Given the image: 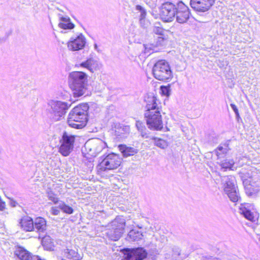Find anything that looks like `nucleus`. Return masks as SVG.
Masks as SVG:
<instances>
[{
	"instance_id": "58836bf2",
	"label": "nucleus",
	"mask_w": 260,
	"mask_h": 260,
	"mask_svg": "<svg viewBox=\"0 0 260 260\" xmlns=\"http://www.w3.org/2000/svg\"><path fill=\"white\" fill-rule=\"evenodd\" d=\"M175 17H161V21L163 23L172 22Z\"/></svg>"
},
{
	"instance_id": "412c9836",
	"label": "nucleus",
	"mask_w": 260,
	"mask_h": 260,
	"mask_svg": "<svg viewBox=\"0 0 260 260\" xmlns=\"http://www.w3.org/2000/svg\"><path fill=\"white\" fill-rule=\"evenodd\" d=\"M19 223L21 228L25 231H32L34 230V221L29 217H23Z\"/></svg>"
},
{
	"instance_id": "09e8293b",
	"label": "nucleus",
	"mask_w": 260,
	"mask_h": 260,
	"mask_svg": "<svg viewBox=\"0 0 260 260\" xmlns=\"http://www.w3.org/2000/svg\"><path fill=\"white\" fill-rule=\"evenodd\" d=\"M259 241H260V236H259Z\"/></svg>"
},
{
	"instance_id": "423d86ee",
	"label": "nucleus",
	"mask_w": 260,
	"mask_h": 260,
	"mask_svg": "<svg viewBox=\"0 0 260 260\" xmlns=\"http://www.w3.org/2000/svg\"><path fill=\"white\" fill-rule=\"evenodd\" d=\"M125 226V219L117 217L111 222L110 228L107 230L106 235L111 240L117 241L121 237Z\"/></svg>"
},
{
	"instance_id": "37998d69",
	"label": "nucleus",
	"mask_w": 260,
	"mask_h": 260,
	"mask_svg": "<svg viewBox=\"0 0 260 260\" xmlns=\"http://www.w3.org/2000/svg\"><path fill=\"white\" fill-rule=\"evenodd\" d=\"M5 202H3L1 200H0V210L1 211H3L5 209Z\"/></svg>"
},
{
	"instance_id": "aec40b11",
	"label": "nucleus",
	"mask_w": 260,
	"mask_h": 260,
	"mask_svg": "<svg viewBox=\"0 0 260 260\" xmlns=\"http://www.w3.org/2000/svg\"><path fill=\"white\" fill-rule=\"evenodd\" d=\"M34 230L39 233H43L47 229V224L46 220L41 217H38L35 219L34 221Z\"/></svg>"
},
{
	"instance_id": "ddd939ff",
	"label": "nucleus",
	"mask_w": 260,
	"mask_h": 260,
	"mask_svg": "<svg viewBox=\"0 0 260 260\" xmlns=\"http://www.w3.org/2000/svg\"><path fill=\"white\" fill-rule=\"evenodd\" d=\"M240 212L249 220L254 221L257 218V213L254 210L253 206L248 204L241 205Z\"/></svg>"
},
{
	"instance_id": "ea45409f",
	"label": "nucleus",
	"mask_w": 260,
	"mask_h": 260,
	"mask_svg": "<svg viewBox=\"0 0 260 260\" xmlns=\"http://www.w3.org/2000/svg\"><path fill=\"white\" fill-rule=\"evenodd\" d=\"M189 17H176L177 21L180 23L186 22Z\"/></svg>"
},
{
	"instance_id": "bb28decb",
	"label": "nucleus",
	"mask_w": 260,
	"mask_h": 260,
	"mask_svg": "<svg viewBox=\"0 0 260 260\" xmlns=\"http://www.w3.org/2000/svg\"><path fill=\"white\" fill-rule=\"evenodd\" d=\"M235 164V161L232 159H225L220 161L219 165L221 169L232 170V168Z\"/></svg>"
},
{
	"instance_id": "6ab92c4d",
	"label": "nucleus",
	"mask_w": 260,
	"mask_h": 260,
	"mask_svg": "<svg viewBox=\"0 0 260 260\" xmlns=\"http://www.w3.org/2000/svg\"><path fill=\"white\" fill-rule=\"evenodd\" d=\"M115 135L118 139H123L127 137L129 132V127L128 126L117 124L115 127Z\"/></svg>"
},
{
	"instance_id": "1a4fd4ad",
	"label": "nucleus",
	"mask_w": 260,
	"mask_h": 260,
	"mask_svg": "<svg viewBox=\"0 0 260 260\" xmlns=\"http://www.w3.org/2000/svg\"><path fill=\"white\" fill-rule=\"evenodd\" d=\"M107 147V144L99 139L88 140L85 144V147L88 153L92 156H96L103 149Z\"/></svg>"
},
{
	"instance_id": "a878e982",
	"label": "nucleus",
	"mask_w": 260,
	"mask_h": 260,
	"mask_svg": "<svg viewBox=\"0 0 260 260\" xmlns=\"http://www.w3.org/2000/svg\"><path fill=\"white\" fill-rule=\"evenodd\" d=\"M176 14H179V16H189L190 13L188 8L182 3L179 5V9L177 10Z\"/></svg>"
},
{
	"instance_id": "2eb2a0df",
	"label": "nucleus",
	"mask_w": 260,
	"mask_h": 260,
	"mask_svg": "<svg viewBox=\"0 0 260 260\" xmlns=\"http://www.w3.org/2000/svg\"><path fill=\"white\" fill-rule=\"evenodd\" d=\"M236 181L235 177L233 176H224L221 178V183L223 188L224 192L233 191L237 188Z\"/></svg>"
},
{
	"instance_id": "473e14b6",
	"label": "nucleus",
	"mask_w": 260,
	"mask_h": 260,
	"mask_svg": "<svg viewBox=\"0 0 260 260\" xmlns=\"http://www.w3.org/2000/svg\"><path fill=\"white\" fill-rule=\"evenodd\" d=\"M58 207L64 213L70 214L73 213V209L72 207L67 205L64 203H60Z\"/></svg>"
},
{
	"instance_id": "6e6552de",
	"label": "nucleus",
	"mask_w": 260,
	"mask_h": 260,
	"mask_svg": "<svg viewBox=\"0 0 260 260\" xmlns=\"http://www.w3.org/2000/svg\"><path fill=\"white\" fill-rule=\"evenodd\" d=\"M75 137L67 132H64L59 140L60 144L59 152L64 156H68L74 148Z\"/></svg>"
},
{
	"instance_id": "2f4dec72",
	"label": "nucleus",
	"mask_w": 260,
	"mask_h": 260,
	"mask_svg": "<svg viewBox=\"0 0 260 260\" xmlns=\"http://www.w3.org/2000/svg\"><path fill=\"white\" fill-rule=\"evenodd\" d=\"M162 25L160 22H157L155 23V26L153 28V32L157 35L163 36L164 30L162 28Z\"/></svg>"
},
{
	"instance_id": "a211bd4d",
	"label": "nucleus",
	"mask_w": 260,
	"mask_h": 260,
	"mask_svg": "<svg viewBox=\"0 0 260 260\" xmlns=\"http://www.w3.org/2000/svg\"><path fill=\"white\" fill-rule=\"evenodd\" d=\"M80 66L81 67L86 68L92 73L99 70L100 68V64L98 61L93 58L88 59L85 61L81 63Z\"/></svg>"
},
{
	"instance_id": "20e7f679",
	"label": "nucleus",
	"mask_w": 260,
	"mask_h": 260,
	"mask_svg": "<svg viewBox=\"0 0 260 260\" xmlns=\"http://www.w3.org/2000/svg\"><path fill=\"white\" fill-rule=\"evenodd\" d=\"M152 74L156 79L164 82H170L173 77L169 63L165 60H158L154 64Z\"/></svg>"
},
{
	"instance_id": "c756f323",
	"label": "nucleus",
	"mask_w": 260,
	"mask_h": 260,
	"mask_svg": "<svg viewBox=\"0 0 260 260\" xmlns=\"http://www.w3.org/2000/svg\"><path fill=\"white\" fill-rule=\"evenodd\" d=\"M225 193L228 196L230 200L233 202H237L240 199L239 194L237 188L233 191L225 192Z\"/></svg>"
},
{
	"instance_id": "393cba45",
	"label": "nucleus",
	"mask_w": 260,
	"mask_h": 260,
	"mask_svg": "<svg viewBox=\"0 0 260 260\" xmlns=\"http://www.w3.org/2000/svg\"><path fill=\"white\" fill-rule=\"evenodd\" d=\"M42 244L43 247L47 250H53V242L49 236H44L42 240Z\"/></svg>"
},
{
	"instance_id": "9b49d317",
	"label": "nucleus",
	"mask_w": 260,
	"mask_h": 260,
	"mask_svg": "<svg viewBox=\"0 0 260 260\" xmlns=\"http://www.w3.org/2000/svg\"><path fill=\"white\" fill-rule=\"evenodd\" d=\"M147 253L142 247L128 249L124 254V260H143L146 257Z\"/></svg>"
},
{
	"instance_id": "c9c22d12",
	"label": "nucleus",
	"mask_w": 260,
	"mask_h": 260,
	"mask_svg": "<svg viewBox=\"0 0 260 260\" xmlns=\"http://www.w3.org/2000/svg\"><path fill=\"white\" fill-rule=\"evenodd\" d=\"M139 21L141 25L144 28H146L150 25V23L146 17H141Z\"/></svg>"
},
{
	"instance_id": "cd10ccee",
	"label": "nucleus",
	"mask_w": 260,
	"mask_h": 260,
	"mask_svg": "<svg viewBox=\"0 0 260 260\" xmlns=\"http://www.w3.org/2000/svg\"><path fill=\"white\" fill-rule=\"evenodd\" d=\"M142 233L135 230H131L128 234V237L132 241H137L142 239Z\"/></svg>"
},
{
	"instance_id": "72a5a7b5",
	"label": "nucleus",
	"mask_w": 260,
	"mask_h": 260,
	"mask_svg": "<svg viewBox=\"0 0 260 260\" xmlns=\"http://www.w3.org/2000/svg\"><path fill=\"white\" fill-rule=\"evenodd\" d=\"M136 126L138 130L141 133L142 136L143 137H145V135H146V134L145 132L146 128L144 124L142 122L137 121L136 123Z\"/></svg>"
},
{
	"instance_id": "4be33fe9",
	"label": "nucleus",
	"mask_w": 260,
	"mask_h": 260,
	"mask_svg": "<svg viewBox=\"0 0 260 260\" xmlns=\"http://www.w3.org/2000/svg\"><path fill=\"white\" fill-rule=\"evenodd\" d=\"M118 148L124 157L133 155L138 152L137 149L133 147H127L125 145H119Z\"/></svg>"
},
{
	"instance_id": "c03bdc74",
	"label": "nucleus",
	"mask_w": 260,
	"mask_h": 260,
	"mask_svg": "<svg viewBox=\"0 0 260 260\" xmlns=\"http://www.w3.org/2000/svg\"><path fill=\"white\" fill-rule=\"evenodd\" d=\"M230 106L234 112L237 111L238 108H237V106L235 104H231Z\"/></svg>"
},
{
	"instance_id": "b1692460",
	"label": "nucleus",
	"mask_w": 260,
	"mask_h": 260,
	"mask_svg": "<svg viewBox=\"0 0 260 260\" xmlns=\"http://www.w3.org/2000/svg\"><path fill=\"white\" fill-rule=\"evenodd\" d=\"M64 255L69 259H73L74 260H79L80 256L78 252L75 250L70 248H67L63 251Z\"/></svg>"
},
{
	"instance_id": "0eeeda50",
	"label": "nucleus",
	"mask_w": 260,
	"mask_h": 260,
	"mask_svg": "<svg viewBox=\"0 0 260 260\" xmlns=\"http://www.w3.org/2000/svg\"><path fill=\"white\" fill-rule=\"evenodd\" d=\"M121 163V158L115 153L108 154L98 166L99 171H106L107 170L117 169Z\"/></svg>"
},
{
	"instance_id": "49530a36",
	"label": "nucleus",
	"mask_w": 260,
	"mask_h": 260,
	"mask_svg": "<svg viewBox=\"0 0 260 260\" xmlns=\"http://www.w3.org/2000/svg\"><path fill=\"white\" fill-rule=\"evenodd\" d=\"M237 118L239 117V114H236Z\"/></svg>"
},
{
	"instance_id": "39448f33",
	"label": "nucleus",
	"mask_w": 260,
	"mask_h": 260,
	"mask_svg": "<svg viewBox=\"0 0 260 260\" xmlns=\"http://www.w3.org/2000/svg\"><path fill=\"white\" fill-rule=\"evenodd\" d=\"M71 106L66 102L51 100L48 103L50 118L54 121H58L63 118L67 110Z\"/></svg>"
},
{
	"instance_id": "de8ad7c7",
	"label": "nucleus",
	"mask_w": 260,
	"mask_h": 260,
	"mask_svg": "<svg viewBox=\"0 0 260 260\" xmlns=\"http://www.w3.org/2000/svg\"><path fill=\"white\" fill-rule=\"evenodd\" d=\"M94 47H95V48H96V47H97V45H96V44H94Z\"/></svg>"
},
{
	"instance_id": "5701e85b",
	"label": "nucleus",
	"mask_w": 260,
	"mask_h": 260,
	"mask_svg": "<svg viewBox=\"0 0 260 260\" xmlns=\"http://www.w3.org/2000/svg\"><path fill=\"white\" fill-rule=\"evenodd\" d=\"M58 26L64 29H72L74 27V24L71 22L69 17H61Z\"/></svg>"
},
{
	"instance_id": "f8f14e48",
	"label": "nucleus",
	"mask_w": 260,
	"mask_h": 260,
	"mask_svg": "<svg viewBox=\"0 0 260 260\" xmlns=\"http://www.w3.org/2000/svg\"><path fill=\"white\" fill-rule=\"evenodd\" d=\"M215 0H190L191 7L197 11L205 12L213 5Z\"/></svg>"
},
{
	"instance_id": "e433bc0d",
	"label": "nucleus",
	"mask_w": 260,
	"mask_h": 260,
	"mask_svg": "<svg viewBox=\"0 0 260 260\" xmlns=\"http://www.w3.org/2000/svg\"><path fill=\"white\" fill-rule=\"evenodd\" d=\"M48 197L49 199L52 202H53L54 204L57 203L58 201V199L57 198L56 196L52 192L48 193Z\"/></svg>"
},
{
	"instance_id": "a18cd8bd",
	"label": "nucleus",
	"mask_w": 260,
	"mask_h": 260,
	"mask_svg": "<svg viewBox=\"0 0 260 260\" xmlns=\"http://www.w3.org/2000/svg\"><path fill=\"white\" fill-rule=\"evenodd\" d=\"M234 112L236 114H239L238 110H237V111H235Z\"/></svg>"
},
{
	"instance_id": "4c0bfd02",
	"label": "nucleus",
	"mask_w": 260,
	"mask_h": 260,
	"mask_svg": "<svg viewBox=\"0 0 260 260\" xmlns=\"http://www.w3.org/2000/svg\"><path fill=\"white\" fill-rule=\"evenodd\" d=\"M136 10L140 12V16H145L146 15L145 9L142 6L137 5L136 6Z\"/></svg>"
},
{
	"instance_id": "c85d7f7f",
	"label": "nucleus",
	"mask_w": 260,
	"mask_h": 260,
	"mask_svg": "<svg viewBox=\"0 0 260 260\" xmlns=\"http://www.w3.org/2000/svg\"><path fill=\"white\" fill-rule=\"evenodd\" d=\"M152 140H153L154 145L161 149H165L168 146V142L162 139L153 137Z\"/></svg>"
},
{
	"instance_id": "f3484780",
	"label": "nucleus",
	"mask_w": 260,
	"mask_h": 260,
	"mask_svg": "<svg viewBox=\"0 0 260 260\" xmlns=\"http://www.w3.org/2000/svg\"><path fill=\"white\" fill-rule=\"evenodd\" d=\"M15 255L20 260H35L37 256L32 255L29 252L23 248L17 247L14 252Z\"/></svg>"
},
{
	"instance_id": "79ce46f5",
	"label": "nucleus",
	"mask_w": 260,
	"mask_h": 260,
	"mask_svg": "<svg viewBox=\"0 0 260 260\" xmlns=\"http://www.w3.org/2000/svg\"><path fill=\"white\" fill-rule=\"evenodd\" d=\"M165 39L162 37H158L157 43L158 45H162L164 44V42L165 41Z\"/></svg>"
},
{
	"instance_id": "4468645a",
	"label": "nucleus",
	"mask_w": 260,
	"mask_h": 260,
	"mask_svg": "<svg viewBox=\"0 0 260 260\" xmlns=\"http://www.w3.org/2000/svg\"><path fill=\"white\" fill-rule=\"evenodd\" d=\"M246 193L249 197L255 196L260 190L258 184L251 181V179H245L243 181Z\"/></svg>"
},
{
	"instance_id": "f257e3e1",
	"label": "nucleus",
	"mask_w": 260,
	"mask_h": 260,
	"mask_svg": "<svg viewBox=\"0 0 260 260\" xmlns=\"http://www.w3.org/2000/svg\"><path fill=\"white\" fill-rule=\"evenodd\" d=\"M154 96L150 99L146 106L145 117L150 129L159 131L163 127L161 110L156 103Z\"/></svg>"
},
{
	"instance_id": "f704fd0d",
	"label": "nucleus",
	"mask_w": 260,
	"mask_h": 260,
	"mask_svg": "<svg viewBox=\"0 0 260 260\" xmlns=\"http://www.w3.org/2000/svg\"><path fill=\"white\" fill-rule=\"evenodd\" d=\"M160 90L162 94L169 96L171 94V86L170 85L167 86H161Z\"/></svg>"
},
{
	"instance_id": "f03ea898",
	"label": "nucleus",
	"mask_w": 260,
	"mask_h": 260,
	"mask_svg": "<svg viewBox=\"0 0 260 260\" xmlns=\"http://www.w3.org/2000/svg\"><path fill=\"white\" fill-rule=\"evenodd\" d=\"M87 75L80 71H74L69 75V85L74 97H80L84 94L87 90Z\"/></svg>"
},
{
	"instance_id": "7ed1b4c3",
	"label": "nucleus",
	"mask_w": 260,
	"mask_h": 260,
	"mask_svg": "<svg viewBox=\"0 0 260 260\" xmlns=\"http://www.w3.org/2000/svg\"><path fill=\"white\" fill-rule=\"evenodd\" d=\"M87 104H83L73 108L70 112L68 118V123L70 126L81 128L86 124L87 111L88 109Z\"/></svg>"
},
{
	"instance_id": "a19ab883",
	"label": "nucleus",
	"mask_w": 260,
	"mask_h": 260,
	"mask_svg": "<svg viewBox=\"0 0 260 260\" xmlns=\"http://www.w3.org/2000/svg\"><path fill=\"white\" fill-rule=\"evenodd\" d=\"M51 212L54 215H57L59 214L60 211L56 207H52L51 209Z\"/></svg>"
},
{
	"instance_id": "7c9ffc66",
	"label": "nucleus",
	"mask_w": 260,
	"mask_h": 260,
	"mask_svg": "<svg viewBox=\"0 0 260 260\" xmlns=\"http://www.w3.org/2000/svg\"><path fill=\"white\" fill-rule=\"evenodd\" d=\"M228 151V148L227 146H219L215 150L216 154L218 158H221L225 155Z\"/></svg>"
},
{
	"instance_id": "dca6fc26",
	"label": "nucleus",
	"mask_w": 260,
	"mask_h": 260,
	"mask_svg": "<svg viewBox=\"0 0 260 260\" xmlns=\"http://www.w3.org/2000/svg\"><path fill=\"white\" fill-rule=\"evenodd\" d=\"M177 9L175 5L171 3H166L162 5L160 9L161 16H175Z\"/></svg>"
},
{
	"instance_id": "9d476101",
	"label": "nucleus",
	"mask_w": 260,
	"mask_h": 260,
	"mask_svg": "<svg viewBox=\"0 0 260 260\" xmlns=\"http://www.w3.org/2000/svg\"><path fill=\"white\" fill-rule=\"evenodd\" d=\"M86 39L82 34L72 37L68 43V48L71 51H78L82 49L86 44Z\"/></svg>"
}]
</instances>
